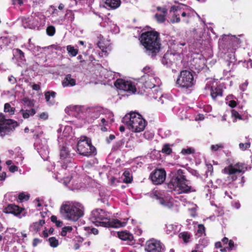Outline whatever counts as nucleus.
<instances>
[{"mask_svg": "<svg viewBox=\"0 0 252 252\" xmlns=\"http://www.w3.org/2000/svg\"><path fill=\"white\" fill-rule=\"evenodd\" d=\"M140 40L144 46V52L151 58L155 57L160 51L161 42L158 32L149 31L143 32L141 34Z\"/></svg>", "mask_w": 252, "mask_h": 252, "instance_id": "f257e3e1", "label": "nucleus"}, {"mask_svg": "<svg viewBox=\"0 0 252 252\" xmlns=\"http://www.w3.org/2000/svg\"><path fill=\"white\" fill-rule=\"evenodd\" d=\"M107 214L102 210L95 209L93 210L90 216V220L97 226L105 227H120L124 226L126 222H122L116 219H108Z\"/></svg>", "mask_w": 252, "mask_h": 252, "instance_id": "f03ea898", "label": "nucleus"}, {"mask_svg": "<svg viewBox=\"0 0 252 252\" xmlns=\"http://www.w3.org/2000/svg\"><path fill=\"white\" fill-rule=\"evenodd\" d=\"M188 182L184 175L183 170L179 169L171 179L168 187L177 193H187L191 191V187L189 186Z\"/></svg>", "mask_w": 252, "mask_h": 252, "instance_id": "7ed1b4c3", "label": "nucleus"}, {"mask_svg": "<svg viewBox=\"0 0 252 252\" xmlns=\"http://www.w3.org/2000/svg\"><path fill=\"white\" fill-rule=\"evenodd\" d=\"M60 213L64 219L75 221L83 216L84 207L78 203L75 205L64 204L61 206Z\"/></svg>", "mask_w": 252, "mask_h": 252, "instance_id": "20e7f679", "label": "nucleus"}, {"mask_svg": "<svg viewBox=\"0 0 252 252\" xmlns=\"http://www.w3.org/2000/svg\"><path fill=\"white\" fill-rule=\"evenodd\" d=\"M127 125L128 128L134 132H140L145 129L146 122L137 113H131L126 115L122 120Z\"/></svg>", "mask_w": 252, "mask_h": 252, "instance_id": "39448f33", "label": "nucleus"}, {"mask_svg": "<svg viewBox=\"0 0 252 252\" xmlns=\"http://www.w3.org/2000/svg\"><path fill=\"white\" fill-rule=\"evenodd\" d=\"M246 170L247 167L244 163L237 162L230 164L222 170V172L227 175L226 181L231 183L235 181L240 174L244 173Z\"/></svg>", "mask_w": 252, "mask_h": 252, "instance_id": "423d86ee", "label": "nucleus"}, {"mask_svg": "<svg viewBox=\"0 0 252 252\" xmlns=\"http://www.w3.org/2000/svg\"><path fill=\"white\" fill-rule=\"evenodd\" d=\"M77 148L78 153L83 156L89 157L96 154V148L87 137H84L78 142Z\"/></svg>", "mask_w": 252, "mask_h": 252, "instance_id": "0eeeda50", "label": "nucleus"}, {"mask_svg": "<svg viewBox=\"0 0 252 252\" xmlns=\"http://www.w3.org/2000/svg\"><path fill=\"white\" fill-rule=\"evenodd\" d=\"M192 74L187 70H182L180 72L176 81V84L182 88L189 89L195 84Z\"/></svg>", "mask_w": 252, "mask_h": 252, "instance_id": "6e6552de", "label": "nucleus"}, {"mask_svg": "<svg viewBox=\"0 0 252 252\" xmlns=\"http://www.w3.org/2000/svg\"><path fill=\"white\" fill-rule=\"evenodd\" d=\"M17 126V122L11 119H6L3 115L0 113V134L1 136L13 131Z\"/></svg>", "mask_w": 252, "mask_h": 252, "instance_id": "1a4fd4ad", "label": "nucleus"}, {"mask_svg": "<svg viewBox=\"0 0 252 252\" xmlns=\"http://www.w3.org/2000/svg\"><path fill=\"white\" fill-rule=\"evenodd\" d=\"M145 250L147 252H164L165 247L159 241L153 239L147 241Z\"/></svg>", "mask_w": 252, "mask_h": 252, "instance_id": "9d476101", "label": "nucleus"}, {"mask_svg": "<svg viewBox=\"0 0 252 252\" xmlns=\"http://www.w3.org/2000/svg\"><path fill=\"white\" fill-rule=\"evenodd\" d=\"M115 86L119 89L133 94L136 91L134 84L131 81L123 79H117L115 83Z\"/></svg>", "mask_w": 252, "mask_h": 252, "instance_id": "9b49d317", "label": "nucleus"}, {"mask_svg": "<svg viewBox=\"0 0 252 252\" xmlns=\"http://www.w3.org/2000/svg\"><path fill=\"white\" fill-rule=\"evenodd\" d=\"M159 84L160 80L159 78L153 77H151L148 80L145 82V86L146 88L155 89L153 92H156V94H157V96H153L155 99H157L158 96L160 97L162 96L161 92L159 89Z\"/></svg>", "mask_w": 252, "mask_h": 252, "instance_id": "f8f14e48", "label": "nucleus"}, {"mask_svg": "<svg viewBox=\"0 0 252 252\" xmlns=\"http://www.w3.org/2000/svg\"><path fill=\"white\" fill-rule=\"evenodd\" d=\"M38 16L37 13H32V15L28 17L22 19V25L25 28L35 29L38 26Z\"/></svg>", "mask_w": 252, "mask_h": 252, "instance_id": "ddd939ff", "label": "nucleus"}, {"mask_svg": "<svg viewBox=\"0 0 252 252\" xmlns=\"http://www.w3.org/2000/svg\"><path fill=\"white\" fill-rule=\"evenodd\" d=\"M166 172L163 169H156L151 173L150 178L154 184L159 185L162 183L165 180Z\"/></svg>", "mask_w": 252, "mask_h": 252, "instance_id": "4468645a", "label": "nucleus"}, {"mask_svg": "<svg viewBox=\"0 0 252 252\" xmlns=\"http://www.w3.org/2000/svg\"><path fill=\"white\" fill-rule=\"evenodd\" d=\"M38 152L44 160L48 159L49 152L45 140H44V145L39 144L38 145Z\"/></svg>", "mask_w": 252, "mask_h": 252, "instance_id": "2eb2a0df", "label": "nucleus"}, {"mask_svg": "<svg viewBox=\"0 0 252 252\" xmlns=\"http://www.w3.org/2000/svg\"><path fill=\"white\" fill-rule=\"evenodd\" d=\"M157 10L162 12V14L157 13L155 18L158 23H163L165 20V17L167 14V10L165 7H158Z\"/></svg>", "mask_w": 252, "mask_h": 252, "instance_id": "dca6fc26", "label": "nucleus"}, {"mask_svg": "<svg viewBox=\"0 0 252 252\" xmlns=\"http://www.w3.org/2000/svg\"><path fill=\"white\" fill-rule=\"evenodd\" d=\"M60 157L62 160L66 159L68 163L71 162V154H69L68 148L63 146L60 149Z\"/></svg>", "mask_w": 252, "mask_h": 252, "instance_id": "f3484780", "label": "nucleus"}, {"mask_svg": "<svg viewBox=\"0 0 252 252\" xmlns=\"http://www.w3.org/2000/svg\"><path fill=\"white\" fill-rule=\"evenodd\" d=\"M174 60V56L171 53L167 52L164 54L161 59V62L163 64L167 66H170Z\"/></svg>", "mask_w": 252, "mask_h": 252, "instance_id": "a211bd4d", "label": "nucleus"}, {"mask_svg": "<svg viewBox=\"0 0 252 252\" xmlns=\"http://www.w3.org/2000/svg\"><path fill=\"white\" fill-rule=\"evenodd\" d=\"M6 213L12 214L15 216L20 214L21 210L19 206L14 204H9L5 209Z\"/></svg>", "mask_w": 252, "mask_h": 252, "instance_id": "6ab92c4d", "label": "nucleus"}, {"mask_svg": "<svg viewBox=\"0 0 252 252\" xmlns=\"http://www.w3.org/2000/svg\"><path fill=\"white\" fill-rule=\"evenodd\" d=\"M86 113L93 119L98 118L101 113V110L98 107L88 108L86 110Z\"/></svg>", "mask_w": 252, "mask_h": 252, "instance_id": "aec40b11", "label": "nucleus"}, {"mask_svg": "<svg viewBox=\"0 0 252 252\" xmlns=\"http://www.w3.org/2000/svg\"><path fill=\"white\" fill-rule=\"evenodd\" d=\"M76 84V81L71 77L69 74H67L62 82V85L64 87L68 86H74Z\"/></svg>", "mask_w": 252, "mask_h": 252, "instance_id": "412c9836", "label": "nucleus"}, {"mask_svg": "<svg viewBox=\"0 0 252 252\" xmlns=\"http://www.w3.org/2000/svg\"><path fill=\"white\" fill-rule=\"evenodd\" d=\"M118 236L120 239L124 241H131L133 239L132 235L126 231L119 232L118 233Z\"/></svg>", "mask_w": 252, "mask_h": 252, "instance_id": "4be33fe9", "label": "nucleus"}, {"mask_svg": "<svg viewBox=\"0 0 252 252\" xmlns=\"http://www.w3.org/2000/svg\"><path fill=\"white\" fill-rule=\"evenodd\" d=\"M152 197L158 199L159 203L164 206V207H166L168 208H171L173 206L172 202L167 200H164L162 198H158V195L157 194H154L153 196H152Z\"/></svg>", "mask_w": 252, "mask_h": 252, "instance_id": "5701e85b", "label": "nucleus"}, {"mask_svg": "<svg viewBox=\"0 0 252 252\" xmlns=\"http://www.w3.org/2000/svg\"><path fill=\"white\" fill-rule=\"evenodd\" d=\"M98 46L99 47V48L102 51V55H101V56H107L108 54V51H110L111 50V48H110V47H109V46H105L103 44V43L101 41H99L98 43Z\"/></svg>", "mask_w": 252, "mask_h": 252, "instance_id": "b1692460", "label": "nucleus"}, {"mask_svg": "<svg viewBox=\"0 0 252 252\" xmlns=\"http://www.w3.org/2000/svg\"><path fill=\"white\" fill-rule=\"evenodd\" d=\"M106 5L111 8L115 9L120 5V0H105Z\"/></svg>", "mask_w": 252, "mask_h": 252, "instance_id": "393cba45", "label": "nucleus"}, {"mask_svg": "<svg viewBox=\"0 0 252 252\" xmlns=\"http://www.w3.org/2000/svg\"><path fill=\"white\" fill-rule=\"evenodd\" d=\"M222 91L221 89L217 87H211V95L213 99H215L218 96H221Z\"/></svg>", "mask_w": 252, "mask_h": 252, "instance_id": "a878e982", "label": "nucleus"}, {"mask_svg": "<svg viewBox=\"0 0 252 252\" xmlns=\"http://www.w3.org/2000/svg\"><path fill=\"white\" fill-rule=\"evenodd\" d=\"M56 93L54 92H48L45 94V98L47 102L50 104H53L55 102L54 98Z\"/></svg>", "mask_w": 252, "mask_h": 252, "instance_id": "bb28decb", "label": "nucleus"}, {"mask_svg": "<svg viewBox=\"0 0 252 252\" xmlns=\"http://www.w3.org/2000/svg\"><path fill=\"white\" fill-rule=\"evenodd\" d=\"M20 113H22L23 117L25 119H27L30 116L34 115L36 113V111L33 108L30 110H26L25 111L23 109H21L20 110Z\"/></svg>", "mask_w": 252, "mask_h": 252, "instance_id": "cd10ccee", "label": "nucleus"}, {"mask_svg": "<svg viewBox=\"0 0 252 252\" xmlns=\"http://www.w3.org/2000/svg\"><path fill=\"white\" fill-rule=\"evenodd\" d=\"M123 175L124 178L123 179V181L126 183H130L132 180V178L130 176V173L128 171H125Z\"/></svg>", "mask_w": 252, "mask_h": 252, "instance_id": "c85d7f7f", "label": "nucleus"}, {"mask_svg": "<svg viewBox=\"0 0 252 252\" xmlns=\"http://www.w3.org/2000/svg\"><path fill=\"white\" fill-rule=\"evenodd\" d=\"M4 111L12 115L14 113L15 108L11 107L9 103H6L4 104Z\"/></svg>", "mask_w": 252, "mask_h": 252, "instance_id": "c756f323", "label": "nucleus"}, {"mask_svg": "<svg viewBox=\"0 0 252 252\" xmlns=\"http://www.w3.org/2000/svg\"><path fill=\"white\" fill-rule=\"evenodd\" d=\"M180 238H182L185 243H188L190 239V234L188 232H184L180 233Z\"/></svg>", "mask_w": 252, "mask_h": 252, "instance_id": "7c9ffc66", "label": "nucleus"}, {"mask_svg": "<svg viewBox=\"0 0 252 252\" xmlns=\"http://www.w3.org/2000/svg\"><path fill=\"white\" fill-rule=\"evenodd\" d=\"M48 241L50 243V246L53 248H56L59 245L58 240L54 237L50 238L48 239Z\"/></svg>", "mask_w": 252, "mask_h": 252, "instance_id": "2f4dec72", "label": "nucleus"}, {"mask_svg": "<svg viewBox=\"0 0 252 252\" xmlns=\"http://www.w3.org/2000/svg\"><path fill=\"white\" fill-rule=\"evenodd\" d=\"M161 152L166 155L170 154L172 152V149L170 147V145L169 144H165L161 150Z\"/></svg>", "mask_w": 252, "mask_h": 252, "instance_id": "473e14b6", "label": "nucleus"}, {"mask_svg": "<svg viewBox=\"0 0 252 252\" xmlns=\"http://www.w3.org/2000/svg\"><path fill=\"white\" fill-rule=\"evenodd\" d=\"M67 50L72 56H75L78 53V50L70 45L67 46Z\"/></svg>", "mask_w": 252, "mask_h": 252, "instance_id": "72a5a7b5", "label": "nucleus"}, {"mask_svg": "<svg viewBox=\"0 0 252 252\" xmlns=\"http://www.w3.org/2000/svg\"><path fill=\"white\" fill-rule=\"evenodd\" d=\"M55 28L53 26H50L46 29V33L49 36H53L55 33Z\"/></svg>", "mask_w": 252, "mask_h": 252, "instance_id": "f704fd0d", "label": "nucleus"}, {"mask_svg": "<svg viewBox=\"0 0 252 252\" xmlns=\"http://www.w3.org/2000/svg\"><path fill=\"white\" fill-rule=\"evenodd\" d=\"M51 220L53 222L55 223L58 227L62 226L63 224L62 221L57 220V218L55 216H52L51 217Z\"/></svg>", "mask_w": 252, "mask_h": 252, "instance_id": "c9c22d12", "label": "nucleus"}, {"mask_svg": "<svg viewBox=\"0 0 252 252\" xmlns=\"http://www.w3.org/2000/svg\"><path fill=\"white\" fill-rule=\"evenodd\" d=\"M45 223L44 220H41L38 222H36L34 224V227H35V229H39L40 228V226H42Z\"/></svg>", "mask_w": 252, "mask_h": 252, "instance_id": "e433bc0d", "label": "nucleus"}, {"mask_svg": "<svg viewBox=\"0 0 252 252\" xmlns=\"http://www.w3.org/2000/svg\"><path fill=\"white\" fill-rule=\"evenodd\" d=\"M180 21V19L179 16V15H177L176 14H174L171 19V22L173 23H179Z\"/></svg>", "mask_w": 252, "mask_h": 252, "instance_id": "4c0bfd02", "label": "nucleus"}, {"mask_svg": "<svg viewBox=\"0 0 252 252\" xmlns=\"http://www.w3.org/2000/svg\"><path fill=\"white\" fill-rule=\"evenodd\" d=\"M250 147V143H241L239 144V148L242 150H246L247 149L249 148Z\"/></svg>", "mask_w": 252, "mask_h": 252, "instance_id": "58836bf2", "label": "nucleus"}, {"mask_svg": "<svg viewBox=\"0 0 252 252\" xmlns=\"http://www.w3.org/2000/svg\"><path fill=\"white\" fill-rule=\"evenodd\" d=\"M30 41L31 39L29 40V42H30ZM29 48H30L31 50H32L33 52H38L40 49V47H35L33 45H32L30 43H29Z\"/></svg>", "mask_w": 252, "mask_h": 252, "instance_id": "ea45409f", "label": "nucleus"}, {"mask_svg": "<svg viewBox=\"0 0 252 252\" xmlns=\"http://www.w3.org/2000/svg\"><path fill=\"white\" fill-rule=\"evenodd\" d=\"M143 71L144 73L147 74L148 75H152V70L149 66H146L143 69Z\"/></svg>", "mask_w": 252, "mask_h": 252, "instance_id": "a19ab883", "label": "nucleus"}, {"mask_svg": "<svg viewBox=\"0 0 252 252\" xmlns=\"http://www.w3.org/2000/svg\"><path fill=\"white\" fill-rule=\"evenodd\" d=\"M29 196L28 195L25 194V193L23 192L20 193L19 195V199L20 200H27L29 199Z\"/></svg>", "mask_w": 252, "mask_h": 252, "instance_id": "79ce46f5", "label": "nucleus"}, {"mask_svg": "<svg viewBox=\"0 0 252 252\" xmlns=\"http://www.w3.org/2000/svg\"><path fill=\"white\" fill-rule=\"evenodd\" d=\"M223 148V146L222 144H217V145H212L211 146V149L213 151H216L217 150H218L220 148Z\"/></svg>", "mask_w": 252, "mask_h": 252, "instance_id": "37998d69", "label": "nucleus"}, {"mask_svg": "<svg viewBox=\"0 0 252 252\" xmlns=\"http://www.w3.org/2000/svg\"><path fill=\"white\" fill-rule=\"evenodd\" d=\"M205 227L203 224H199L198 225V230L197 232L198 233L202 234L205 232Z\"/></svg>", "mask_w": 252, "mask_h": 252, "instance_id": "c03bdc74", "label": "nucleus"}, {"mask_svg": "<svg viewBox=\"0 0 252 252\" xmlns=\"http://www.w3.org/2000/svg\"><path fill=\"white\" fill-rule=\"evenodd\" d=\"M231 114H232V116L233 117H235L236 118H238V119H239L240 120L242 119L241 116L236 110H232L231 111Z\"/></svg>", "mask_w": 252, "mask_h": 252, "instance_id": "a18cd8bd", "label": "nucleus"}, {"mask_svg": "<svg viewBox=\"0 0 252 252\" xmlns=\"http://www.w3.org/2000/svg\"><path fill=\"white\" fill-rule=\"evenodd\" d=\"M244 66L246 67L247 68H250L252 67V61L251 59H249L248 61L245 62L244 63Z\"/></svg>", "mask_w": 252, "mask_h": 252, "instance_id": "49530a36", "label": "nucleus"}, {"mask_svg": "<svg viewBox=\"0 0 252 252\" xmlns=\"http://www.w3.org/2000/svg\"><path fill=\"white\" fill-rule=\"evenodd\" d=\"M12 0V3L14 5L19 4L20 5H21L23 3V0Z\"/></svg>", "mask_w": 252, "mask_h": 252, "instance_id": "de8ad7c7", "label": "nucleus"}, {"mask_svg": "<svg viewBox=\"0 0 252 252\" xmlns=\"http://www.w3.org/2000/svg\"><path fill=\"white\" fill-rule=\"evenodd\" d=\"M9 171L11 172H14L18 170V167L15 165H11L9 168Z\"/></svg>", "mask_w": 252, "mask_h": 252, "instance_id": "09e8293b", "label": "nucleus"}, {"mask_svg": "<svg viewBox=\"0 0 252 252\" xmlns=\"http://www.w3.org/2000/svg\"><path fill=\"white\" fill-rule=\"evenodd\" d=\"M232 40L235 44H239L241 42L240 41V39L236 37L235 36H232Z\"/></svg>", "mask_w": 252, "mask_h": 252, "instance_id": "8fccbe9b", "label": "nucleus"}, {"mask_svg": "<svg viewBox=\"0 0 252 252\" xmlns=\"http://www.w3.org/2000/svg\"><path fill=\"white\" fill-rule=\"evenodd\" d=\"M228 105L232 108L236 106V102L234 100H230L228 102Z\"/></svg>", "mask_w": 252, "mask_h": 252, "instance_id": "3c124183", "label": "nucleus"}, {"mask_svg": "<svg viewBox=\"0 0 252 252\" xmlns=\"http://www.w3.org/2000/svg\"><path fill=\"white\" fill-rule=\"evenodd\" d=\"M17 52L19 55V57L21 60L24 58V53L20 49H17Z\"/></svg>", "mask_w": 252, "mask_h": 252, "instance_id": "603ef678", "label": "nucleus"}, {"mask_svg": "<svg viewBox=\"0 0 252 252\" xmlns=\"http://www.w3.org/2000/svg\"><path fill=\"white\" fill-rule=\"evenodd\" d=\"M191 148H188L187 149H183L182 151V153L183 154H189L191 153Z\"/></svg>", "mask_w": 252, "mask_h": 252, "instance_id": "864d4df0", "label": "nucleus"}, {"mask_svg": "<svg viewBox=\"0 0 252 252\" xmlns=\"http://www.w3.org/2000/svg\"><path fill=\"white\" fill-rule=\"evenodd\" d=\"M8 81L12 84H15L16 82V79L13 76H11L8 78Z\"/></svg>", "mask_w": 252, "mask_h": 252, "instance_id": "5fc2aeb1", "label": "nucleus"}, {"mask_svg": "<svg viewBox=\"0 0 252 252\" xmlns=\"http://www.w3.org/2000/svg\"><path fill=\"white\" fill-rule=\"evenodd\" d=\"M39 117L43 120H46L48 118V114L46 113H42L39 115Z\"/></svg>", "mask_w": 252, "mask_h": 252, "instance_id": "6e6d98bb", "label": "nucleus"}, {"mask_svg": "<svg viewBox=\"0 0 252 252\" xmlns=\"http://www.w3.org/2000/svg\"><path fill=\"white\" fill-rule=\"evenodd\" d=\"M41 241L38 238H35L33 240L32 245L33 247H36L37 245L40 243Z\"/></svg>", "mask_w": 252, "mask_h": 252, "instance_id": "4d7b16f0", "label": "nucleus"}, {"mask_svg": "<svg viewBox=\"0 0 252 252\" xmlns=\"http://www.w3.org/2000/svg\"><path fill=\"white\" fill-rule=\"evenodd\" d=\"M228 246H229V249L230 250H232L233 249V248L234 246V242L232 240H230L228 242Z\"/></svg>", "mask_w": 252, "mask_h": 252, "instance_id": "13d9d810", "label": "nucleus"}, {"mask_svg": "<svg viewBox=\"0 0 252 252\" xmlns=\"http://www.w3.org/2000/svg\"><path fill=\"white\" fill-rule=\"evenodd\" d=\"M179 9V7L178 6H175V5H173L171 7V8H170V12H175V11H177Z\"/></svg>", "mask_w": 252, "mask_h": 252, "instance_id": "bf43d9fd", "label": "nucleus"}, {"mask_svg": "<svg viewBox=\"0 0 252 252\" xmlns=\"http://www.w3.org/2000/svg\"><path fill=\"white\" fill-rule=\"evenodd\" d=\"M32 89L35 91H38L40 87L38 84H33L32 86Z\"/></svg>", "mask_w": 252, "mask_h": 252, "instance_id": "052dcab7", "label": "nucleus"}, {"mask_svg": "<svg viewBox=\"0 0 252 252\" xmlns=\"http://www.w3.org/2000/svg\"><path fill=\"white\" fill-rule=\"evenodd\" d=\"M67 232H70L72 230V227L71 226H65L63 228Z\"/></svg>", "mask_w": 252, "mask_h": 252, "instance_id": "680f3d73", "label": "nucleus"}, {"mask_svg": "<svg viewBox=\"0 0 252 252\" xmlns=\"http://www.w3.org/2000/svg\"><path fill=\"white\" fill-rule=\"evenodd\" d=\"M73 109L79 112L81 110H82V107L80 106H75L73 107Z\"/></svg>", "mask_w": 252, "mask_h": 252, "instance_id": "e2e57ef3", "label": "nucleus"}, {"mask_svg": "<svg viewBox=\"0 0 252 252\" xmlns=\"http://www.w3.org/2000/svg\"><path fill=\"white\" fill-rule=\"evenodd\" d=\"M6 178V173L5 172H3L1 173V175H0V180L2 181L4 180Z\"/></svg>", "mask_w": 252, "mask_h": 252, "instance_id": "0e129e2a", "label": "nucleus"}, {"mask_svg": "<svg viewBox=\"0 0 252 252\" xmlns=\"http://www.w3.org/2000/svg\"><path fill=\"white\" fill-rule=\"evenodd\" d=\"M115 138V136L114 135L110 134L109 136L108 139H107V142L108 143H109L110 141L114 140Z\"/></svg>", "mask_w": 252, "mask_h": 252, "instance_id": "69168bd1", "label": "nucleus"}, {"mask_svg": "<svg viewBox=\"0 0 252 252\" xmlns=\"http://www.w3.org/2000/svg\"><path fill=\"white\" fill-rule=\"evenodd\" d=\"M91 231L92 233L94 235H96L98 233V231L96 228H93L91 229Z\"/></svg>", "mask_w": 252, "mask_h": 252, "instance_id": "338daca9", "label": "nucleus"}, {"mask_svg": "<svg viewBox=\"0 0 252 252\" xmlns=\"http://www.w3.org/2000/svg\"><path fill=\"white\" fill-rule=\"evenodd\" d=\"M181 16L183 17H187L189 18L190 16V14L189 13H187L186 12L184 11L181 13Z\"/></svg>", "mask_w": 252, "mask_h": 252, "instance_id": "774afa93", "label": "nucleus"}]
</instances>
